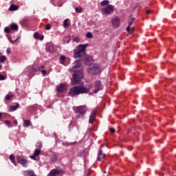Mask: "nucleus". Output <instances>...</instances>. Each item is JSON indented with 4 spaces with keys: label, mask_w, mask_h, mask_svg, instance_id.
<instances>
[{
    "label": "nucleus",
    "mask_w": 176,
    "mask_h": 176,
    "mask_svg": "<svg viewBox=\"0 0 176 176\" xmlns=\"http://www.w3.org/2000/svg\"><path fill=\"white\" fill-rule=\"evenodd\" d=\"M1 116H2V114H1V113H0V118H1Z\"/></svg>",
    "instance_id": "50"
},
{
    "label": "nucleus",
    "mask_w": 176,
    "mask_h": 176,
    "mask_svg": "<svg viewBox=\"0 0 176 176\" xmlns=\"http://www.w3.org/2000/svg\"><path fill=\"white\" fill-rule=\"evenodd\" d=\"M86 38H89V39H91V38H93V34H91V32H88L86 34Z\"/></svg>",
    "instance_id": "28"
},
{
    "label": "nucleus",
    "mask_w": 176,
    "mask_h": 176,
    "mask_svg": "<svg viewBox=\"0 0 176 176\" xmlns=\"http://www.w3.org/2000/svg\"><path fill=\"white\" fill-rule=\"evenodd\" d=\"M10 160L12 162V163L16 164L15 162H16V158H14V155H10Z\"/></svg>",
    "instance_id": "26"
},
{
    "label": "nucleus",
    "mask_w": 176,
    "mask_h": 176,
    "mask_svg": "<svg viewBox=\"0 0 176 176\" xmlns=\"http://www.w3.org/2000/svg\"><path fill=\"white\" fill-rule=\"evenodd\" d=\"M86 112H87V107L85 106H81L77 108V115L78 118H82Z\"/></svg>",
    "instance_id": "7"
},
{
    "label": "nucleus",
    "mask_w": 176,
    "mask_h": 176,
    "mask_svg": "<svg viewBox=\"0 0 176 176\" xmlns=\"http://www.w3.org/2000/svg\"><path fill=\"white\" fill-rule=\"evenodd\" d=\"M50 28H52V26L50 25V24H47L45 25V30H47V31H49V30H50Z\"/></svg>",
    "instance_id": "35"
},
{
    "label": "nucleus",
    "mask_w": 176,
    "mask_h": 176,
    "mask_svg": "<svg viewBox=\"0 0 176 176\" xmlns=\"http://www.w3.org/2000/svg\"><path fill=\"white\" fill-rule=\"evenodd\" d=\"M31 124V121L28 120H25L23 122V126L25 127H30V125Z\"/></svg>",
    "instance_id": "22"
},
{
    "label": "nucleus",
    "mask_w": 176,
    "mask_h": 176,
    "mask_svg": "<svg viewBox=\"0 0 176 176\" xmlns=\"http://www.w3.org/2000/svg\"><path fill=\"white\" fill-rule=\"evenodd\" d=\"M115 12V6L107 5L106 7H104L101 9L100 12L103 16H111Z\"/></svg>",
    "instance_id": "3"
},
{
    "label": "nucleus",
    "mask_w": 176,
    "mask_h": 176,
    "mask_svg": "<svg viewBox=\"0 0 176 176\" xmlns=\"http://www.w3.org/2000/svg\"><path fill=\"white\" fill-rule=\"evenodd\" d=\"M47 50L50 53H53V52H54V47L52 45H47Z\"/></svg>",
    "instance_id": "19"
},
{
    "label": "nucleus",
    "mask_w": 176,
    "mask_h": 176,
    "mask_svg": "<svg viewBox=\"0 0 176 176\" xmlns=\"http://www.w3.org/2000/svg\"><path fill=\"white\" fill-rule=\"evenodd\" d=\"M95 87H96V89L94 91V93H98V91L100 90V89H101V81L100 80L95 81Z\"/></svg>",
    "instance_id": "13"
},
{
    "label": "nucleus",
    "mask_w": 176,
    "mask_h": 176,
    "mask_svg": "<svg viewBox=\"0 0 176 176\" xmlns=\"http://www.w3.org/2000/svg\"><path fill=\"white\" fill-rule=\"evenodd\" d=\"M4 123H6V124H10V121L6 120L4 122Z\"/></svg>",
    "instance_id": "44"
},
{
    "label": "nucleus",
    "mask_w": 176,
    "mask_h": 176,
    "mask_svg": "<svg viewBox=\"0 0 176 176\" xmlns=\"http://www.w3.org/2000/svg\"><path fill=\"white\" fill-rule=\"evenodd\" d=\"M126 31H127V32H130V26H128V27L126 28Z\"/></svg>",
    "instance_id": "46"
},
{
    "label": "nucleus",
    "mask_w": 176,
    "mask_h": 176,
    "mask_svg": "<svg viewBox=\"0 0 176 176\" xmlns=\"http://www.w3.org/2000/svg\"><path fill=\"white\" fill-rule=\"evenodd\" d=\"M89 46V43L81 44L78 45L77 48L74 50V58H80L85 56V52H86V47Z\"/></svg>",
    "instance_id": "2"
},
{
    "label": "nucleus",
    "mask_w": 176,
    "mask_h": 176,
    "mask_svg": "<svg viewBox=\"0 0 176 176\" xmlns=\"http://www.w3.org/2000/svg\"><path fill=\"white\" fill-rule=\"evenodd\" d=\"M41 74H42V75H43V76H45V75H46V74H47L46 70H42Z\"/></svg>",
    "instance_id": "40"
},
{
    "label": "nucleus",
    "mask_w": 176,
    "mask_h": 176,
    "mask_svg": "<svg viewBox=\"0 0 176 176\" xmlns=\"http://www.w3.org/2000/svg\"><path fill=\"white\" fill-rule=\"evenodd\" d=\"M60 174H63V170L53 169L50 171V173L47 175V176H56V175H60Z\"/></svg>",
    "instance_id": "10"
},
{
    "label": "nucleus",
    "mask_w": 176,
    "mask_h": 176,
    "mask_svg": "<svg viewBox=\"0 0 176 176\" xmlns=\"http://www.w3.org/2000/svg\"><path fill=\"white\" fill-rule=\"evenodd\" d=\"M20 39V37H18L16 40L13 41L10 37H8V41L10 42V43H15V42H17Z\"/></svg>",
    "instance_id": "29"
},
{
    "label": "nucleus",
    "mask_w": 176,
    "mask_h": 176,
    "mask_svg": "<svg viewBox=\"0 0 176 176\" xmlns=\"http://www.w3.org/2000/svg\"><path fill=\"white\" fill-rule=\"evenodd\" d=\"M100 72V66L98 64H91L88 67V74L89 75H97Z\"/></svg>",
    "instance_id": "5"
},
{
    "label": "nucleus",
    "mask_w": 176,
    "mask_h": 176,
    "mask_svg": "<svg viewBox=\"0 0 176 176\" xmlns=\"http://www.w3.org/2000/svg\"><path fill=\"white\" fill-rule=\"evenodd\" d=\"M75 10L76 13H82V12H83V8L80 6H78L75 8Z\"/></svg>",
    "instance_id": "23"
},
{
    "label": "nucleus",
    "mask_w": 176,
    "mask_h": 176,
    "mask_svg": "<svg viewBox=\"0 0 176 176\" xmlns=\"http://www.w3.org/2000/svg\"><path fill=\"white\" fill-rule=\"evenodd\" d=\"M11 30H13L14 31H18L19 30V25L16 23H11L10 25Z\"/></svg>",
    "instance_id": "17"
},
{
    "label": "nucleus",
    "mask_w": 176,
    "mask_h": 176,
    "mask_svg": "<svg viewBox=\"0 0 176 176\" xmlns=\"http://www.w3.org/2000/svg\"><path fill=\"white\" fill-rule=\"evenodd\" d=\"M43 40V36L41 38V41Z\"/></svg>",
    "instance_id": "49"
},
{
    "label": "nucleus",
    "mask_w": 176,
    "mask_h": 176,
    "mask_svg": "<svg viewBox=\"0 0 176 176\" xmlns=\"http://www.w3.org/2000/svg\"><path fill=\"white\" fill-rule=\"evenodd\" d=\"M33 155H34V156L37 157L39 156V155H41V150L39 149H36L33 153Z\"/></svg>",
    "instance_id": "25"
},
{
    "label": "nucleus",
    "mask_w": 176,
    "mask_h": 176,
    "mask_svg": "<svg viewBox=\"0 0 176 176\" xmlns=\"http://www.w3.org/2000/svg\"><path fill=\"white\" fill-rule=\"evenodd\" d=\"M91 87H93L91 82H84L80 86H76L71 88L69 95L70 97H75V96H79V94H84L85 93H87Z\"/></svg>",
    "instance_id": "1"
},
{
    "label": "nucleus",
    "mask_w": 176,
    "mask_h": 176,
    "mask_svg": "<svg viewBox=\"0 0 176 176\" xmlns=\"http://www.w3.org/2000/svg\"><path fill=\"white\" fill-rule=\"evenodd\" d=\"M16 160L18 163H20L23 167H27L28 166V161L24 159V156L23 155H18L16 157Z\"/></svg>",
    "instance_id": "6"
},
{
    "label": "nucleus",
    "mask_w": 176,
    "mask_h": 176,
    "mask_svg": "<svg viewBox=\"0 0 176 176\" xmlns=\"http://www.w3.org/2000/svg\"><path fill=\"white\" fill-rule=\"evenodd\" d=\"M91 61H93V58L91 56H86L85 57V63L86 64V65H89V63H91Z\"/></svg>",
    "instance_id": "18"
},
{
    "label": "nucleus",
    "mask_w": 176,
    "mask_h": 176,
    "mask_svg": "<svg viewBox=\"0 0 176 176\" xmlns=\"http://www.w3.org/2000/svg\"><path fill=\"white\" fill-rule=\"evenodd\" d=\"M134 20H135V19L133 18L131 21H133V23H134Z\"/></svg>",
    "instance_id": "48"
},
{
    "label": "nucleus",
    "mask_w": 176,
    "mask_h": 176,
    "mask_svg": "<svg viewBox=\"0 0 176 176\" xmlns=\"http://www.w3.org/2000/svg\"><path fill=\"white\" fill-rule=\"evenodd\" d=\"M36 157V155H35L34 154L30 156V159H32L33 160H36V159H35Z\"/></svg>",
    "instance_id": "39"
},
{
    "label": "nucleus",
    "mask_w": 176,
    "mask_h": 176,
    "mask_svg": "<svg viewBox=\"0 0 176 176\" xmlns=\"http://www.w3.org/2000/svg\"><path fill=\"white\" fill-rule=\"evenodd\" d=\"M100 148H102V146H100Z\"/></svg>",
    "instance_id": "52"
},
{
    "label": "nucleus",
    "mask_w": 176,
    "mask_h": 176,
    "mask_svg": "<svg viewBox=\"0 0 176 176\" xmlns=\"http://www.w3.org/2000/svg\"><path fill=\"white\" fill-rule=\"evenodd\" d=\"M60 64L63 65H67V61H69V59L67 58L65 56H60Z\"/></svg>",
    "instance_id": "14"
},
{
    "label": "nucleus",
    "mask_w": 176,
    "mask_h": 176,
    "mask_svg": "<svg viewBox=\"0 0 176 176\" xmlns=\"http://www.w3.org/2000/svg\"><path fill=\"white\" fill-rule=\"evenodd\" d=\"M19 107H20V104H19V103H16L14 105L10 106L9 108L10 112H13V111H16V109H17Z\"/></svg>",
    "instance_id": "16"
},
{
    "label": "nucleus",
    "mask_w": 176,
    "mask_h": 176,
    "mask_svg": "<svg viewBox=\"0 0 176 176\" xmlns=\"http://www.w3.org/2000/svg\"><path fill=\"white\" fill-rule=\"evenodd\" d=\"M74 42H76V43H79L80 42V38L79 37H76L74 38Z\"/></svg>",
    "instance_id": "34"
},
{
    "label": "nucleus",
    "mask_w": 176,
    "mask_h": 176,
    "mask_svg": "<svg viewBox=\"0 0 176 176\" xmlns=\"http://www.w3.org/2000/svg\"><path fill=\"white\" fill-rule=\"evenodd\" d=\"M4 32H6V34H9V32H10V28H9V27H6L4 28Z\"/></svg>",
    "instance_id": "31"
},
{
    "label": "nucleus",
    "mask_w": 176,
    "mask_h": 176,
    "mask_svg": "<svg viewBox=\"0 0 176 176\" xmlns=\"http://www.w3.org/2000/svg\"><path fill=\"white\" fill-rule=\"evenodd\" d=\"M30 75H31V76H33L34 74H30Z\"/></svg>",
    "instance_id": "51"
},
{
    "label": "nucleus",
    "mask_w": 176,
    "mask_h": 176,
    "mask_svg": "<svg viewBox=\"0 0 176 176\" xmlns=\"http://www.w3.org/2000/svg\"><path fill=\"white\" fill-rule=\"evenodd\" d=\"M80 79H83V73L82 71H78L73 74V79L72 80V85L75 86L79 83Z\"/></svg>",
    "instance_id": "4"
},
{
    "label": "nucleus",
    "mask_w": 176,
    "mask_h": 176,
    "mask_svg": "<svg viewBox=\"0 0 176 176\" xmlns=\"http://www.w3.org/2000/svg\"><path fill=\"white\" fill-rule=\"evenodd\" d=\"M13 98V95H6V100H7V101H10V100L11 99V98Z\"/></svg>",
    "instance_id": "32"
},
{
    "label": "nucleus",
    "mask_w": 176,
    "mask_h": 176,
    "mask_svg": "<svg viewBox=\"0 0 176 176\" xmlns=\"http://www.w3.org/2000/svg\"><path fill=\"white\" fill-rule=\"evenodd\" d=\"M133 30V31H134V29H132Z\"/></svg>",
    "instance_id": "53"
},
{
    "label": "nucleus",
    "mask_w": 176,
    "mask_h": 176,
    "mask_svg": "<svg viewBox=\"0 0 176 176\" xmlns=\"http://www.w3.org/2000/svg\"><path fill=\"white\" fill-rule=\"evenodd\" d=\"M56 160H57V155H53L51 157V161L52 162H56Z\"/></svg>",
    "instance_id": "30"
},
{
    "label": "nucleus",
    "mask_w": 176,
    "mask_h": 176,
    "mask_svg": "<svg viewBox=\"0 0 176 176\" xmlns=\"http://www.w3.org/2000/svg\"><path fill=\"white\" fill-rule=\"evenodd\" d=\"M14 124H16V126H17V120H14Z\"/></svg>",
    "instance_id": "47"
},
{
    "label": "nucleus",
    "mask_w": 176,
    "mask_h": 176,
    "mask_svg": "<svg viewBox=\"0 0 176 176\" xmlns=\"http://www.w3.org/2000/svg\"><path fill=\"white\" fill-rule=\"evenodd\" d=\"M151 12H152V10H148L146 11V14H149V13H151Z\"/></svg>",
    "instance_id": "45"
},
{
    "label": "nucleus",
    "mask_w": 176,
    "mask_h": 176,
    "mask_svg": "<svg viewBox=\"0 0 176 176\" xmlns=\"http://www.w3.org/2000/svg\"><path fill=\"white\" fill-rule=\"evenodd\" d=\"M6 61V56L5 55L0 56V63H5Z\"/></svg>",
    "instance_id": "24"
},
{
    "label": "nucleus",
    "mask_w": 176,
    "mask_h": 176,
    "mask_svg": "<svg viewBox=\"0 0 176 176\" xmlns=\"http://www.w3.org/2000/svg\"><path fill=\"white\" fill-rule=\"evenodd\" d=\"M6 78H5V76L0 74V80H5Z\"/></svg>",
    "instance_id": "36"
},
{
    "label": "nucleus",
    "mask_w": 176,
    "mask_h": 176,
    "mask_svg": "<svg viewBox=\"0 0 176 176\" xmlns=\"http://www.w3.org/2000/svg\"><path fill=\"white\" fill-rule=\"evenodd\" d=\"M34 37L35 38V39H38L39 38V34H38L36 32L34 33Z\"/></svg>",
    "instance_id": "37"
},
{
    "label": "nucleus",
    "mask_w": 176,
    "mask_h": 176,
    "mask_svg": "<svg viewBox=\"0 0 176 176\" xmlns=\"http://www.w3.org/2000/svg\"><path fill=\"white\" fill-rule=\"evenodd\" d=\"M105 158V154L102 153V150L100 149V153L98 154V160L101 162Z\"/></svg>",
    "instance_id": "15"
},
{
    "label": "nucleus",
    "mask_w": 176,
    "mask_h": 176,
    "mask_svg": "<svg viewBox=\"0 0 176 176\" xmlns=\"http://www.w3.org/2000/svg\"><path fill=\"white\" fill-rule=\"evenodd\" d=\"M69 41H70L69 37H65L64 38V41L65 42V43H69Z\"/></svg>",
    "instance_id": "33"
},
{
    "label": "nucleus",
    "mask_w": 176,
    "mask_h": 176,
    "mask_svg": "<svg viewBox=\"0 0 176 176\" xmlns=\"http://www.w3.org/2000/svg\"><path fill=\"white\" fill-rule=\"evenodd\" d=\"M96 115H97V111L96 110L92 111L89 116V123H93L96 120Z\"/></svg>",
    "instance_id": "11"
},
{
    "label": "nucleus",
    "mask_w": 176,
    "mask_h": 176,
    "mask_svg": "<svg viewBox=\"0 0 176 176\" xmlns=\"http://www.w3.org/2000/svg\"><path fill=\"white\" fill-rule=\"evenodd\" d=\"M18 9H19V6H17L16 5H12L9 8V10L11 11V12L14 11V10H17Z\"/></svg>",
    "instance_id": "21"
},
{
    "label": "nucleus",
    "mask_w": 176,
    "mask_h": 176,
    "mask_svg": "<svg viewBox=\"0 0 176 176\" xmlns=\"http://www.w3.org/2000/svg\"><path fill=\"white\" fill-rule=\"evenodd\" d=\"M36 69H35V68H32L31 69H30V74H34V72H36Z\"/></svg>",
    "instance_id": "38"
},
{
    "label": "nucleus",
    "mask_w": 176,
    "mask_h": 176,
    "mask_svg": "<svg viewBox=\"0 0 176 176\" xmlns=\"http://www.w3.org/2000/svg\"><path fill=\"white\" fill-rule=\"evenodd\" d=\"M101 6H108L109 4V0H103L100 2Z\"/></svg>",
    "instance_id": "20"
},
{
    "label": "nucleus",
    "mask_w": 176,
    "mask_h": 176,
    "mask_svg": "<svg viewBox=\"0 0 176 176\" xmlns=\"http://www.w3.org/2000/svg\"><path fill=\"white\" fill-rule=\"evenodd\" d=\"M63 27L67 28V27H69V24H68V19H65L63 22Z\"/></svg>",
    "instance_id": "27"
},
{
    "label": "nucleus",
    "mask_w": 176,
    "mask_h": 176,
    "mask_svg": "<svg viewBox=\"0 0 176 176\" xmlns=\"http://www.w3.org/2000/svg\"><path fill=\"white\" fill-rule=\"evenodd\" d=\"M111 24L114 28H119V25H120V19H119L118 16L112 18Z\"/></svg>",
    "instance_id": "8"
},
{
    "label": "nucleus",
    "mask_w": 176,
    "mask_h": 176,
    "mask_svg": "<svg viewBox=\"0 0 176 176\" xmlns=\"http://www.w3.org/2000/svg\"><path fill=\"white\" fill-rule=\"evenodd\" d=\"M81 65L80 61L79 60H76V62H74L72 64V67L69 69L70 71H73V69H76V68H79Z\"/></svg>",
    "instance_id": "12"
},
{
    "label": "nucleus",
    "mask_w": 176,
    "mask_h": 176,
    "mask_svg": "<svg viewBox=\"0 0 176 176\" xmlns=\"http://www.w3.org/2000/svg\"><path fill=\"white\" fill-rule=\"evenodd\" d=\"M131 25H133V21H130L129 22V27H131Z\"/></svg>",
    "instance_id": "43"
},
{
    "label": "nucleus",
    "mask_w": 176,
    "mask_h": 176,
    "mask_svg": "<svg viewBox=\"0 0 176 176\" xmlns=\"http://www.w3.org/2000/svg\"><path fill=\"white\" fill-rule=\"evenodd\" d=\"M68 89V85L67 84H60L57 87V91L58 93H64L65 90Z\"/></svg>",
    "instance_id": "9"
},
{
    "label": "nucleus",
    "mask_w": 176,
    "mask_h": 176,
    "mask_svg": "<svg viewBox=\"0 0 176 176\" xmlns=\"http://www.w3.org/2000/svg\"><path fill=\"white\" fill-rule=\"evenodd\" d=\"M10 52H11L10 48H7L6 53H8V54H10Z\"/></svg>",
    "instance_id": "41"
},
{
    "label": "nucleus",
    "mask_w": 176,
    "mask_h": 176,
    "mask_svg": "<svg viewBox=\"0 0 176 176\" xmlns=\"http://www.w3.org/2000/svg\"><path fill=\"white\" fill-rule=\"evenodd\" d=\"M110 133H115V129L112 128L109 129Z\"/></svg>",
    "instance_id": "42"
}]
</instances>
